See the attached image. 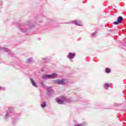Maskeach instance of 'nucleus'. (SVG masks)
Returning a JSON list of instances; mask_svg holds the SVG:
<instances>
[{"label": "nucleus", "mask_w": 126, "mask_h": 126, "mask_svg": "<svg viewBox=\"0 0 126 126\" xmlns=\"http://www.w3.org/2000/svg\"><path fill=\"white\" fill-rule=\"evenodd\" d=\"M96 32H94V33H93L92 34V37H95V36H96Z\"/></svg>", "instance_id": "nucleus-18"}, {"label": "nucleus", "mask_w": 126, "mask_h": 126, "mask_svg": "<svg viewBox=\"0 0 126 126\" xmlns=\"http://www.w3.org/2000/svg\"><path fill=\"white\" fill-rule=\"evenodd\" d=\"M58 76V74L53 73L52 74H45L42 75V79H48L49 78H56Z\"/></svg>", "instance_id": "nucleus-2"}, {"label": "nucleus", "mask_w": 126, "mask_h": 126, "mask_svg": "<svg viewBox=\"0 0 126 126\" xmlns=\"http://www.w3.org/2000/svg\"><path fill=\"white\" fill-rule=\"evenodd\" d=\"M65 80L62 79V80H53V84H59L61 85H64V84H66Z\"/></svg>", "instance_id": "nucleus-4"}, {"label": "nucleus", "mask_w": 126, "mask_h": 126, "mask_svg": "<svg viewBox=\"0 0 126 126\" xmlns=\"http://www.w3.org/2000/svg\"><path fill=\"white\" fill-rule=\"evenodd\" d=\"M47 95H48V96H52V95L54 94V90H53L51 88V87H47Z\"/></svg>", "instance_id": "nucleus-6"}, {"label": "nucleus", "mask_w": 126, "mask_h": 126, "mask_svg": "<svg viewBox=\"0 0 126 126\" xmlns=\"http://www.w3.org/2000/svg\"><path fill=\"white\" fill-rule=\"evenodd\" d=\"M27 63H34V60L32 59V58H30L27 60Z\"/></svg>", "instance_id": "nucleus-12"}, {"label": "nucleus", "mask_w": 126, "mask_h": 126, "mask_svg": "<svg viewBox=\"0 0 126 126\" xmlns=\"http://www.w3.org/2000/svg\"><path fill=\"white\" fill-rule=\"evenodd\" d=\"M14 113V110L12 108H9L8 110L6 112V114L4 117L5 120H7L9 117H11V115Z\"/></svg>", "instance_id": "nucleus-3"}, {"label": "nucleus", "mask_w": 126, "mask_h": 126, "mask_svg": "<svg viewBox=\"0 0 126 126\" xmlns=\"http://www.w3.org/2000/svg\"><path fill=\"white\" fill-rule=\"evenodd\" d=\"M72 23H73V24H75V25H77V26H81V22L78 21H72Z\"/></svg>", "instance_id": "nucleus-9"}, {"label": "nucleus", "mask_w": 126, "mask_h": 126, "mask_svg": "<svg viewBox=\"0 0 126 126\" xmlns=\"http://www.w3.org/2000/svg\"><path fill=\"white\" fill-rule=\"evenodd\" d=\"M42 108H45L47 106V102L44 101L42 104H41Z\"/></svg>", "instance_id": "nucleus-13"}, {"label": "nucleus", "mask_w": 126, "mask_h": 126, "mask_svg": "<svg viewBox=\"0 0 126 126\" xmlns=\"http://www.w3.org/2000/svg\"><path fill=\"white\" fill-rule=\"evenodd\" d=\"M43 60H46V58H43Z\"/></svg>", "instance_id": "nucleus-20"}, {"label": "nucleus", "mask_w": 126, "mask_h": 126, "mask_svg": "<svg viewBox=\"0 0 126 126\" xmlns=\"http://www.w3.org/2000/svg\"><path fill=\"white\" fill-rule=\"evenodd\" d=\"M104 86H106V87H111V85L110 84L105 83L104 84Z\"/></svg>", "instance_id": "nucleus-17"}, {"label": "nucleus", "mask_w": 126, "mask_h": 126, "mask_svg": "<svg viewBox=\"0 0 126 126\" xmlns=\"http://www.w3.org/2000/svg\"><path fill=\"white\" fill-rule=\"evenodd\" d=\"M68 56L70 59H73L75 57V54L70 53Z\"/></svg>", "instance_id": "nucleus-11"}, {"label": "nucleus", "mask_w": 126, "mask_h": 126, "mask_svg": "<svg viewBox=\"0 0 126 126\" xmlns=\"http://www.w3.org/2000/svg\"><path fill=\"white\" fill-rule=\"evenodd\" d=\"M1 52L3 51L4 52H6L8 53L9 55H11V52H10V50H8L7 48H5L4 47H0Z\"/></svg>", "instance_id": "nucleus-7"}, {"label": "nucleus", "mask_w": 126, "mask_h": 126, "mask_svg": "<svg viewBox=\"0 0 126 126\" xmlns=\"http://www.w3.org/2000/svg\"><path fill=\"white\" fill-rule=\"evenodd\" d=\"M105 72L106 73H110V72H111V69L109 68H105Z\"/></svg>", "instance_id": "nucleus-16"}, {"label": "nucleus", "mask_w": 126, "mask_h": 126, "mask_svg": "<svg viewBox=\"0 0 126 126\" xmlns=\"http://www.w3.org/2000/svg\"><path fill=\"white\" fill-rule=\"evenodd\" d=\"M86 126V123L84 122V123H83L81 124L75 125L74 126Z\"/></svg>", "instance_id": "nucleus-15"}, {"label": "nucleus", "mask_w": 126, "mask_h": 126, "mask_svg": "<svg viewBox=\"0 0 126 126\" xmlns=\"http://www.w3.org/2000/svg\"><path fill=\"white\" fill-rule=\"evenodd\" d=\"M40 84H41V86H42V87L43 88H46V85H45V83L43 81H42L41 82Z\"/></svg>", "instance_id": "nucleus-14"}, {"label": "nucleus", "mask_w": 126, "mask_h": 126, "mask_svg": "<svg viewBox=\"0 0 126 126\" xmlns=\"http://www.w3.org/2000/svg\"><path fill=\"white\" fill-rule=\"evenodd\" d=\"M123 18L122 16H119L118 18V20L116 22H114L113 23V24H114L115 25H119V24H120V23H122V21H123Z\"/></svg>", "instance_id": "nucleus-5"}, {"label": "nucleus", "mask_w": 126, "mask_h": 126, "mask_svg": "<svg viewBox=\"0 0 126 126\" xmlns=\"http://www.w3.org/2000/svg\"><path fill=\"white\" fill-rule=\"evenodd\" d=\"M18 27L21 32L25 33L28 31V29H26V28H28L29 27H35V26L30 21L28 23L27 25H26L25 24H19Z\"/></svg>", "instance_id": "nucleus-1"}, {"label": "nucleus", "mask_w": 126, "mask_h": 126, "mask_svg": "<svg viewBox=\"0 0 126 126\" xmlns=\"http://www.w3.org/2000/svg\"><path fill=\"white\" fill-rule=\"evenodd\" d=\"M0 90H4V88L0 87Z\"/></svg>", "instance_id": "nucleus-19"}, {"label": "nucleus", "mask_w": 126, "mask_h": 126, "mask_svg": "<svg viewBox=\"0 0 126 126\" xmlns=\"http://www.w3.org/2000/svg\"><path fill=\"white\" fill-rule=\"evenodd\" d=\"M56 100V102H57L58 104H63V100H61L59 98H57Z\"/></svg>", "instance_id": "nucleus-10"}, {"label": "nucleus", "mask_w": 126, "mask_h": 126, "mask_svg": "<svg viewBox=\"0 0 126 126\" xmlns=\"http://www.w3.org/2000/svg\"><path fill=\"white\" fill-rule=\"evenodd\" d=\"M30 80L32 85H33V86H34L36 88H38V86L37 85V84H36V82H35V81L33 80V78H31Z\"/></svg>", "instance_id": "nucleus-8"}]
</instances>
